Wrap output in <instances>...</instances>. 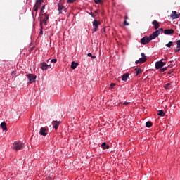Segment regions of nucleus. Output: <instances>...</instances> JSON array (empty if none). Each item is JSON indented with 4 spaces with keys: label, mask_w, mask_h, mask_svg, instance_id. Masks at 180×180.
I'll return each instance as SVG.
<instances>
[{
    "label": "nucleus",
    "mask_w": 180,
    "mask_h": 180,
    "mask_svg": "<svg viewBox=\"0 0 180 180\" xmlns=\"http://www.w3.org/2000/svg\"><path fill=\"white\" fill-rule=\"evenodd\" d=\"M25 147V144L22 142H15L13 145V150L18 151V150H22Z\"/></svg>",
    "instance_id": "obj_1"
},
{
    "label": "nucleus",
    "mask_w": 180,
    "mask_h": 180,
    "mask_svg": "<svg viewBox=\"0 0 180 180\" xmlns=\"http://www.w3.org/2000/svg\"><path fill=\"white\" fill-rule=\"evenodd\" d=\"M165 64H167V63L164 62V59H161L160 61L155 63V67L156 70H160V68H162Z\"/></svg>",
    "instance_id": "obj_2"
},
{
    "label": "nucleus",
    "mask_w": 180,
    "mask_h": 180,
    "mask_svg": "<svg viewBox=\"0 0 180 180\" xmlns=\"http://www.w3.org/2000/svg\"><path fill=\"white\" fill-rule=\"evenodd\" d=\"M40 68L44 71L46 70H49V68H51V65H47V63L43 62L40 64Z\"/></svg>",
    "instance_id": "obj_3"
},
{
    "label": "nucleus",
    "mask_w": 180,
    "mask_h": 180,
    "mask_svg": "<svg viewBox=\"0 0 180 180\" xmlns=\"http://www.w3.org/2000/svg\"><path fill=\"white\" fill-rule=\"evenodd\" d=\"M27 77L29 79L30 84H33V82H34V81H36V76L33 74H28V75H27Z\"/></svg>",
    "instance_id": "obj_4"
},
{
    "label": "nucleus",
    "mask_w": 180,
    "mask_h": 180,
    "mask_svg": "<svg viewBox=\"0 0 180 180\" xmlns=\"http://www.w3.org/2000/svg\"><path fill=\"white\" fill-rule=\"evenodd\" d=\"M151 41V39H150L149 37H144L143 38L141 39V44H148V43H150Z\"/></svg>",
    "instance_id": "obj_5"
},
{
    "label": "nucleus",
    "mask_w": 180,
    "mask_h": 180,
    "mask_svg": "<svg viewBox=\"0 0 180 180\" xmlns=\"http://www.w3.org/2000/svg\"><path fill=\"white\" fill-rule=\"evenodd\" d=\"M99 25H101V22L96 20H94L93 21V26H94V32H98V27L99 26Z\"/></svg>",
    "instance_id": "obj_6"
},
{
    "label": "nucleus",
    "mask_w": 180,
    "mask_h": 180,
    "mask_svg": "<svg viewBox=\"0 0 180 180\" xmlns=\"http://www.w3.org/2000/svg\"><path fill=\"white\" fill-rule=\"evenodd\" d=\"M47 130H49L46 127H41L40 131H39V134H41V136H47Z\"/></svg>",
    "instance_id": "obj_7"
},
{
    "label": "nucleus",
    "mask_w": 180,
    "mask_h": 180,
    "mask_svg": "<svg viewBox=\"0 0 180 180\" xmlns=\"http://www.w3.org/2000/svg\"><path fill=\"white\" fill-rule=\"evenodd\" d=\"M152 25H153L154 29H155V30H158V29L160 27V22H158V21H157L156 20H154L152 22Z\"/></svg>",
    "instance_id": "obj_8"
},
{
    "label": "nucleus",
    "mask_w": 180,
    "mask_h": 180,
    "mask_svg": "<svg viewBox=\"0 0 180 180\" xmlns=\"http://www.w3.org/2000/svg\"><path fill=\"white\" fill-rule=\"evenodd\" d=\"M52 124H53V129H55V130H57V129H58V127L60 126V122L59 121H53Z\"/></svg>",
    "instance_id": "obj_9"
},
{
    "label": "nucleus",
    "mask_w": 180,
    "mask_h": 180,
    "mask_svg": "<svg viewBox=\"0 0 180 180\" xmlns=\"http://www.w3.org/2000/svg\"><path fill=\"white\" fill-rule=\"evenodd\" d=\"M157 37H158V35L155 31L149 36L150 41L154 40V39H157Z\"/></svg>",
    "instance_id": "obj_10"
},
{
    "label": "nucleus",
    "mask_w": 180,
    "mask_h": 180,
    "mask_svg": "<svg viewBox=\"0 0 180 180\" xmlns=\"http://www.w3.org/2000/svg\"><path fill=\"white\" fill-rule=\"evenodd\" d=\"M147 61V58H141L139 60H136L135 62L136 64H143V63H146Z\"/></svg>",
    "instance_id": "obj_11"
},
{
    "label": "nucleus",
    "mask_w": 180,
    "mask_h": 180,
    "mask_svg": "<svg viewBox=\"0 0 180 180\" xmlns=\"http://www.w3.org/2000/svg\"><path fill=\"white\" fill-rule=\"evenodd\" d=\"M174 31L172 29H169V30H164V34H174Z\"/></svg>",
    "instance_id": "obj_12"
},
{
    "label": "nucleus",
    "mask_w": 180,
    "mask_h": 180,
    "mask_svg": "<svg viewBox=\"0 0 180 180\" xmlns=\"http://www.w3.org/2000/svg\"><path fill=\"white\" fill-rule=\"evenodd\" d=\"M134 71L136 72V77L140 75V74L143 73V70H141V68H135Z\"/></svg>",
    "instance_id": "obj_13"
},
{
    "label": "nucleus",
    "mask_w": 180,
    "mask_h": 180,
    "mask_svg": "<svg viewBox=\"0 0 180 180\" xmlns=\"http://www.w3.org/2000/svg\"><path fill=\"white\" fill-rule=\"evenodd\" d=\"M129 75H130L129 73L124 74L122 77V81H124V82L127 81V78H129Z\"/></svg>",
    "instance_id": "obj_14"
},
{
    "label": "nucleus",
    "mask_w": 180,
    "mask_h": 180,
    "mask_svg": "<svg viewBox=\"0 0 180 180\" xmlns=\"http://www.w3.org/2000/svg\"><path fill=\"white\" fill-rule=\"evenodd\" d=\"M177 44V49H174L175 53H178V51H180V40L176 41Z\"/></svg>",
    "instance_id": "obj_15"
},
{
    "label": "nucleus",
    "mask_w": 180,
    "mask_h": 180,
    "mask_svg": "<svg viewBox=\"0 0 180 180\" xmlns=\"http://www.w3.org/2000/svg\"><path fill=\"white\" fill-rule=\"evenodd\" d=\"M78 67V63H75V61L72 62L71 68L72 70H75Z\"/></svg>",
    "instance_id": "obj_16"
},
{
    "label": "nucleus",
    "mask_w": 180,
    "mask_h": 180,
    "mask_svg": "<svg viewBox=\"0 0 180 180\" xmlns=\"http://www.w3.org/2000/svg\"><path fill=\"white\" fill-rule=\"evenodd\" d=\"M1 127L3 129V130H8V128L6 127V122H3L1 123Z\"/></svg>",
    "instance_id": "obj_17"
},
{
    "label": "nucleus",
    "mask_w": 180,
    "mask_h": 180,
    "mask_svg": "<svg viewBox=\"0 0 180 180\" xmlns=\"http://www.w3.org/2000/svg\"><path fill=\"white\" fill-rule=\"evenodd\" d=\"M158 116H161L162 117H164V116H165V112H164V110H158Z\"/></svg>",
    "instance_id": "obj_18"
},
{
    "label": "nucleus",
    "mask_w": 180,
    "mask_h": 180,
    "mask_svg": "<svg viewBox=\"0 0 180 180\" xmlns=\"http://www.w3.org/2000/svg\"><path fill=\"white\" fill-rule=\"evenodd\" d=\"M103 150H108L109 149V145H107L106 143H103L101 145Z\"/></svg>",
    "instance_id": "obj_19"
},
{
    "label": "nucleus",
    "mask_w": 180,
    "mask_h": 180,
    "mask_svg": "<svg viewBox=\"0 0 180 180\" xmlns=\"http://www.w3.org/2000/svg\"><path fill=\"white\" fill-rule=\"evenodd\" d=\"M41 2H43L42 0H37L34 6H37V8H39V6L41 5Z\"/></svg>",
    "instance_id": "obj_20"
},
{
    "label": "nucleus",
    "mask_w": 180,
    "mask_h": 180,
    "mask_svg": "<svg viewBox=\"0 0 180 180\" xmlns=\"http://www.w3.org/2000/svg\"><path fill=\"white\" fill-rule=\"evenodd\" d=\"M179 17H180L179 14H176V15L174 14H171L170 15V18H172L173 19H179Z\"/></svg>",
    "instance_id": "obj_21"
},
{
    "label": "nucleus",
    "mask_w": 180,
    "mask_h": 180,
    "mask_svg": "<svg viewBox=\"0 0 180 180\" xmlns=\"http://www.w3.org/2000/svg\"><path fill=\"white\" fill-rule=\"evenodd\" d=\"M41 16H44V18H43L44 20H49V14H46V13H42L41 14Z\"/></svg>",
    "instance_id": "obj_22"
},
{
    "label": "nucleus",
    "mask_w": 180,
    "mask_h": 180,
    "mask_svg": "<svg viewBox=\"0 0 180 180\" xmlns=\"http://www.w3.org/2000/svg\"><path fill=\"white\" fill-rule=\"evenodd\" d=\"M58 11H59V13L61 14V11H63L64 6H61L60 5V4H58Z\"/></svg>",
    "instance_id": "obj_23"
},
{
    "label": "nucleus",
    "mask_w": 180,
    "mask_h": 180,
    "mask_svg": "<svg viewBox=\"0 0 180 180\" xmlns=\"http://www.w3.org/2000/svg\"><path fill=\"white\" fill-rule=\"evenodd\" d=\"M39 22L40 23H41L42 22V25L43 23H44L45 25H47V21L46 20H44L43 17L39 18Z\"/></svg>",
    "instance_id": "obj_24"
},
{
    "label": "nucleus",
    "mask_w": 180,
    "mask_h": 180,
    "mask_svg": "<svg viewBox=\"0 0 180 180\" xmlns=\"http://www.w3.org/2000/svg\"><path fill=\"white\" fill-rule=\"evenodd\" d=\"M146 127H151V126H153V122H151L150 121H148L146 122Z\"/></svg>",
    "instance_id": "obj_25"
},
{
    "label": "nucleus",
    "mask_w": 180,
    "mask_h": 180,
    "mask_svg": "<svg viewBox=\"0 0 180 180\" xmlns=\"http://www.w3.org/2000/svg\"><path fill=\"white\" fill-rule=\"evenodd\" d=\"M164 31V29L160 28L159 30H156L155 32L158 34V36Z\"/></svg>",
    "instance_id": "obj_26"
},
{
    "label": "nucleus",
    "mask_w": 180,
    "mask_h": 180,
    "mask_svg": "<svg viewBox=\"0 0 180 180\" xmlns=\"http://www.w3.org/2000/svg\"><path fill=\"white\" fill-rule=\"evenodd\" d=\"M94 1L96 4H100V5H102V4H103V1L102 0H94Z\"/></svg>",
    "instance_id": "obj_27"
},
{
    "label": "nucleus",
    "mask_w": 180,
    "mask_h": 180,
    "mask_svg": "<svg viewBox=\"0 0 180 180\" xmlns=\"http://www.w3.org/2000/svg\"><path fill=\"white\" fill-rule=\"evenodd\" d=\"M174 46V41H169L168 44H166V47H172Z\"/></svg>",
    "instance_id": "obj_28"
},
{
    "label": "nucleus",
    "mask_w": 180,
    "mask_h": 180,
    "mask_svg": "<svg viewBox=\"0 0 180 180\" xmlns=\"http://www.w3.org/2000/svg\"><path fill=\"white\" fill-rule=\"evenodd\" d=\"M167 70H168L167 67H166V68H161L160 69V72H165V71H167Z\"/></svg>",
    "instance_id": "obj_29"
},
{
    "label": "nucleus",
    "mask_w": 180,
    "mask_h": 180,
    "mask_svg": "<svg viewBox=\"0 0 180 180\" xmlns=\"http://www.w3.org/2000/svg\"><path fill=\"white\" fill-rule=\"evenodd\" d=\"M40 32H39V34H43V25H42V22L41 20V24H40Z\"/></svg>",
    "instance_id": "obj_30"
},
{
    "label": "nucleus",
    "mask_w": 180,
    "mask_h": 180,
    "mask_svg": "<svg viewBox=\"0 0 180 180\" xmlns=\"http://www.w3.org/2000/svg\"><path fill=\"white\" fill-rule=\"evenodd\" d=\"M169 86H171V84L167 83L164 86L165 89H169Z\"/></svg>",
    "instance_id": "obj_31"
},
{
    "label": "nucleus",
    "mask_w": 180,
    "mask_h": 180,
    "mask_svg": "<svg viewBox=\"0 0 180 180\" xmlns=\"http://www.w3.org/2000/svg\"><path fill=\"white\" fill-rule=\"evenodd\" d=\"M115 86H116V83H111L110 89H113L115 88Z\"/></svg>",
    "instance_id": "obj_32"
},
{
    "label": "nucleus",
    "mask_w": 180,
    "mask_h": 180,
    "mask_svg": "<svg viewBox=\"0 0 180 180\" xmlns=\"http://www.w3.org/2000/svg\"><path fill=\"white\" fill-rule=\"evenodd\" d=\"M37 11H39V7L34 6L33 7V11L36 12V13H37Z\"/></svg>",
    "instance_id": "obj_33"
},
{
    "label": "nucleus",
    "mask_w": 180,
    "mask_h": 180,
    "mask_svg": "<svg viewBox=\"0 0 180 180\" xmlns=\"http://www.w3.org/2000/svg\"><path fill=\"white\" fill-rule=\"evenodd\" d=\"M46 9V6H42L41 8V15H43V13H44V12L43 11L44 10Z\"/></svg>",
    "instance_id": "obj_34"
},
{
    "label": "nucleus",
    "mask_w": 180,
    "mask_h": 180,
    "mask_svg": "<svg viewBox=\"0 0 180 180\" xmlns=\"http://www.w3.org/2000/svg\"><path fill=\"white\" fill-rule=\"evenodd\" d=\"M75 1H77V0H68L67 3L68 4H74V2H75Z\"/></svg>",
    "instance_id": "obj_35"
},
{
    "label": "nucleus",
    "mask_w": 180,
    "mask_h": 180,
    "mask_svg": "<svg viewBox=\"0 0 180 180\" xmlns=\"http://www.w3.org/2000/svg\"><path fill=\"white\" fill-rule=\"evenodd\" d=\"M141 56L142 58H147L146 56V54L144 53H141Z\"/></svg>",
    "instance_id": "obj_36"
},
{
    "label": "nucleus",
    "mask_w": 180,
    "mask_h": 180,
    "mask_svg": "<svg viewBox=\"0 0 180 180\" xmlns=\"http://www.w3.org/2000/svg\"><path fill=\"white\" fill-rule=\"evenodd\" d=\"M129 22H127V21L125 20L124 22V26H129Z\"/></svg>",
    "instance_id": "obj_37"
},
{
    "label": "nucleus",
    "mask_w": 180,
    "mask_h": 180,
    "mask_svg": "<svg viewBox=\"0 0 180 180\" xmlns=\"http://www.w3.org/2000/svg\"><path fill=\"white\" fill-rule=\"evenodd\" d=\"M51 63H53L54 64H56V63H57V59L54 58V59H52L51 60Z\"/></svg>",
    "instance_id": "obj_38"
},
{
    "label": "nucleus",
    "mask_w": 180,
    "mask_h": 180,
    "mask_svg": "<svg viewBox=\"0 0 180 180\" xmlns=\"http://www.w3.org/2000/svg\"><path fill=\"white\" fill-rule=\"evenodd\" d=\"M87 56H88V57H92V53H89L87 54Z\"/></svg>",
    "instance_id": "obj_39"
},
{
    "label": "nucleus",
    "mask_w": 180,
    "mask_h": 180,
    "mask_svg": "<svg viewBox=\"0 0 180 180\" xmlns=\"http://www.w3.org/2000/svg\"><path fill=\"white\" fill-rule=\"evenodd\" d=\"M172 15H174V16L176 15V11H172Z\"/></svg>",
    "instance_id": "obj_40"
},
{
    "label": "nucleus",
    "mask_w": 180,
    "mask_h": 180,
    "mask_svg": "<svg viewBox=\"0 0 180 180\" xmlns=\"http://www.w3.org/2000/svg\"><path fill=\"white\" fill-rule=\"evenodd\" d=\"M91 58H93L94 60H95V58H96V56H92V55H91Z\"/></svg>",
    "instance_id": "obj_41"
},
{
    "label": "nucleus",
    "mask_w": 180,
    "mask_h": 180,
    "mask_svg": "<svg viewBox=\"0 0 180 180\" xmlns=\"http://www.w3.org/2000/svg\"><path fill=\"white\" fill-rule=\"evenodd\" d=\"M94 12L95 13H99V10H96Z\"/></svg>",
    "instance_id": "obj_42"
},
{
    "label": "nucleus",
    "mask_w": 180,
    "mask_h": 180,
    "mask_svg": "<svg viewBox=\"0 0 180 180\" xmlns=\"http://www.w3.org/2000/svg\"><path fill=\"white\" fill-rule=\"evenodd\" d=\"M129 103L125 102L124 103V105H129Z\"/></svg>",
    "instance_id": "obj_43"
},
{
    "label": "nucleus",
    "mask_w": 180,
    "mask_h": 180,
    "mask_svg": "<svg viewBox=\"0 0 180 180\" xmlns=\"http://www.w3.org/2000/svg\"><path fill=\"white\" fill-rule=\"evenodd\" d=\"M124 19H125V20H126L127 19H128L127 15L125 16Z\"/></svg>",
    "instance_id": "obj_44"
},
{
    "label": "nucleus",
    "mask_w": 180,
    "mask_h": 180,
    "mask_svg": "<svg viewBox=\"0 0 180 180\" xmlns=\"http://www.w3.org/2000/svg\"><path fill=\"white\" fill-rule=\"evenodd\" d=\"M172 72H168V75H171V73H172Z\"/></svg>",
    "instance_id": "obj_45"
},
{
    "label": "nucleus",
    "mask_w": 180,
    "mask_h": 180,
    "mask_svg": "<svg viewBox=\"0 0 180 180\" xmlns=\"http://www.w3.org/2000/svg\"><path fill=\"white\" fill-rule=\"evenodd\" d=\"M167 58H165V59H163V61H165V60H167Z\"/></svg>",
    "instance_id": "obj_46"
},
{
    "label": "nucleus",
    "mask_w": 180,
    "mask_h": 180,
    "mask_svg": "<svg viewBox=\"0 0 180 180\" xmlns=\"http://www.w3.org/2000/svg\"><path fill=\"white\" fill-rule=\"evenodd\" d=\"M49 61H50V59H48V60H47V63H49Z\"/></svg>",
    "instance_id": "obj_47"
},
{
    "label": "nucleus",
    "mask_w": 180,
    "mask_h": 180,
    "mask_svg": "<svg viewBox=\"0 0 180 180\" xmlns=\"http://www.w3.org/2000/svg\"><path fill=\"white\" fill-rule=\"evenodd\" d=\"M179 15H180V13Z\"/></svg>",
    "instance_id": "obj_48"
}]
</instances>
